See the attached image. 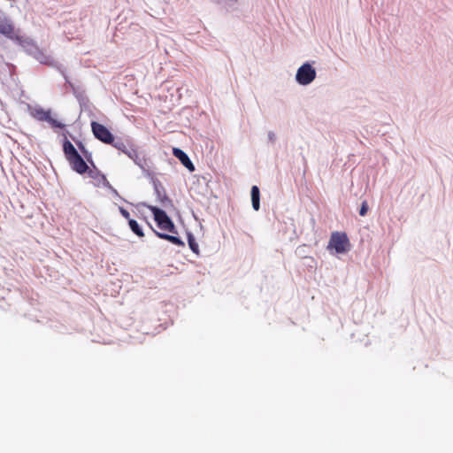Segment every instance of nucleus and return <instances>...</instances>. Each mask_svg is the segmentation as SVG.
<instances>
[{
	"label": "nucleus",
	"mask_w": 453,
	"mask_h": 453,
	"mask_svg": "<svg viewBox=\"0 0 453 453\" xmlns=\"http://www.w3.org/2000/svg\"><path fill=\"white\" fill-rule=\"evenodd\" d=\"M153 231H154L155 234L161 239L167 240L170 242H172L177 246L183 247L185 245L184 242L177 236L171 235L168 234L160 233L156 230H153Z\"/></svg>",
	"instance_id": "f8f14e48"
},
{
	"label": "nucleus",
	"mask_w": 453,
	"mask_h": 453,
	"mask_svg": "<svg viewBox=\"0 0 453 453\" xmlns=\"http://www.w3.org/2000/svg\"><path fill=\"white\" fill-rule=\"evenodd\" d=\"M155 194L159 201L163 203L166 201H169L167 196L165 195V188L162 184L158 180L153 181Z\"/></svg>",
	"instance_id": "9b49d317"
},
{
	"label": "nucleus",
	"mask_w": 453,
	"mask_h": 453,
	"mask_svg": "<svg viewBox=\"0 0 453 453\" xmlns=\"http://www.w3.org/2000/svg\"><path fill=\"white\" fill-rule=\"evenodd\" d=\"M119 212L120 214L127 219H130V213L126 210L124 209L123 207H119Z\"/></svg>",
	"instance_id": "6ab92c4d"
},
{
	"label": "nucleus",
	"mask_w": 453,
	"mask_h": 453,
	"mask_svg": "<svg viewBox=\"0 0 453 453\" xmlns=\"http://www.w3.org/2000/svg\"><path fill=\"white\" fill-rule=\"evenodd\" d=\"M327 249L334 250L338 254L348 252L350 250V243L347 234L342 232L333 233L329 239Z\"/></svg>",
	"instance_id": "f03ea898"
},
{
	"label": "nucleus",
	"mask_w": 453,
	"mask_h": 453,
	"mask_svg": "<svg viewBox=\"0 0 453 453\" xmlns=\"http://www.w3.org/2000/svg\"><path fill=\"white\" fill-rule=\"evenodd\" d=\"M67 161L71 165L73 170L78 173L82 174L86 173L88 168V165L80 154L75 155L74 157L69 158Z\"/></svg>",
	"instance_id": "1a4fd4ad"
},
{
	"label": "nucleus",
	"mask_w": 453,
	"mask_h": 453,
	"mask_svg": "<svg viewBox=\"0 0 453 453\" xmlns=\"http://www.w3.org/2000/svg\"><path fill=\"white\" fill-rule=\"evenodd\" d=\"M114 148L122 151L127 155V151H128L129 147L121 140L114 141L113 143H111Z\"/></svg>",
	"instance_id": "dca6fc26"
},
{
	"label": "nucleus",
	"mask_w": 453,
	"mask_h": 453,
	"mask_svg": "<svg viewBox=\"0 0 453 453\" xmlns=\"http://www.w3.org/2000/svg\"><path fill=\"white\" fill-rule=\"evenodd\" d=\"M30 115L39 121L48 122L52 127L64 128L65 124L51 117L50 110H44L39 105L30 106Z\"/></svg>",
	"instance_id": "20e7f679"
},
{
	"label": "nucleus",
	"mask_w": 453,
	"mask_h": 453,
	"mask_svg": "<svg viewBox=\"0 0 453 453\" xmlns=\"http://www.w3.org/2000/svg\"><path fill=\"white\" fill-rule=\"evenodd\" d=\"M316 78V70L311 64L305 63L302 65L296 72V81L298 84L306 86L311 84Z\"/></svg>",
	"instance_id": "423d86ee"
},
{
	"label": "nucleus",
	"mask_w": 453,
	"mask_h": 453,
	"mask_svg": "<svg viewBox=\"0 0 453 453\" xmlns=\"http://www.w3.org/2000/svg\"><path fill=\"white\" fill-rule=\"evenodd\" d=\"M368 203L366 201H364L361 204V207H360V210H359V214L360 216H365L367 211H368Z\"/></svg>",
	"instance_id": "a211bd4d"
},
{
	"label": "nucleus",
	"mask_w": 453,
	"mask_h": 453,
	"mask_svg": "<svg viewBox=\"0 0 453 453\" xmlns=\"http://www.w3.org/2000/svg\"><path fill=\"white\" fill-rule=\"evenodd\" d=\"M268 139L271 142H274V140H275V134L273 132L270 131L268 133Z\"/></svg>",
	"instance_id": "aec40b11"
},
{
	"label": "nucleus",
	"mask_w": 453,
	"mask_h": 453,
	"mask_svg": "<svg viewBox=\"0 0 453 453\" xmlns=\"http://www.w3.org/2000/svg\"><path fill=\"white\" fill-rule=\"evenodd\" d=\"M251 202L252 207L255 211H258L260 208V193L259 188L257 186L251 188Z\"/></svg>",
	"instance_id": "4468645a"
},
{
	"label": "nucleus",
	"mask_w": 453,
	"mask_h": 453,
	"mask_svg": "<svg viewBox=\"0 0 453 453\" xmlns=\"http://www.w3.org/2000/svg\"><path fill=\"white\" fill-rule=\"evenodd\" d=\"M105 186H106V187H108V188H110V189H111V190L115 194V195H118L117 190H116V189H114V188L110 185V183H109V182H107V183L105 184Z\"/></svg>",
	"instance_id": "412c9836"
},
{
	"label": "nucleus",
	"mask_w": 453,
	"mask_h": 453,
	"mask_svg": "<svg viewBox=\"0 0 453 453\" xmlns=\"http://www.w3.org/2000/svg\"><path fill=\"white\" fill-rule=\"evenodd\" d=\"M188 245H189V248L191 249V250L197 254L198 253V245L196 242V240H195L193 234L190 233L188 234Z\"/></svg>",
	"instance_id": "f3484780"
},
{
	"label": "nucleus",
	"mask_w": 453,
	"mask_h": 453,
	"mask_svg": "<svg viewBox=\"0 0 453 453\" xmlns=\"http://www.w3.org/2000/svg\"><path fill=\"white\" fill-rule=\"evenodd\" d=\"M128 225L131 228V230L139 237L144 236V234L142 232V229L139 226L136 220L134 219H129Z\"/></svg>",
	"instance_id": "2eb2a0df"
},
{
	"label": "nucleus",
	"mask_w": 453,
	"mask_h": 453,
	"mask_svg": "<svg viewBox=\"0 0 453 453\" xmlns=\"http://www.w3.org/2000/svg\"><path fill=\"white\" fill-rule=\"evenodd\" d=\"M127 156L142 169L145 175H151L150 161L143 153L138 151L136 148L130 146L128 151H127Z\"/></svg>",
	"instance_id": "39448f33"
},
{
	"label": "nucleus",
	"mask_w": 453,
	"mask_h": 453,
	"mask_svg": "<svg viewBox=\"0 0 453 453\" xmlns=\"http://www.w3.org/2000/svg\"><path fill=\"white\" fill-rule=\"evenodd\" d=\"M148 208L154 215L155 221L159 228L176 234V228L172 219L167 216L166 212L156 206L149 205Z\"/></svg>",
	"instance_id": "7ed1b4c3"
},
{
	"label": "nucleus",
	"mask_w": 453,
	"mask_h": 453,
	"mask_svg": "<svg viewBox=\"0 0 453 453\" xmlns=\"http://www.w3.org/2000/svg\"><path fill=\"white\" fill-rule=\"evenodd\" d=\"M63 150L67 160L74 157L75 155L79 154L77 150L72 144V142L66 139L64 141L63 143Z\"/></svg>",
	"instance_id": "ddd939ff"
},
{
	"label": "nucleus",
	"mask_w": 453,
	"mask_h": 453,
	"mask_svg": "<svg viewBox=\"0 0 453 453\" xmlns=\"http://www.w3.org/2000/svg\"><path fill=\"white\" fill-rule=\"evenodd\" d=\"M85 157H86V159H87V161H89V158H88V157H87L86 155H85Z\"/></svg>",
	"instance_id": "b1692460"
},
{
	"label": "nucleus",
	"mask_w": 453,
	"mask_h": 453,
	"mask_svg": "<svg viewBox=\"0 0 453 453\" xmlns=\"http://www.w3.org/2000/svg\"><path fill=\"white\" fill-rule=\"evenodd\" d=\"M85 157H86V159H87V161H89V158H88V157H87L86 155H85Z\"/></svg>",
	"instance_id": "5701e85b"
},
{
	"label": "nucleus",
	"mask_w": 453,
	"mask_h": 453,
	"mask_svg": "<svg viewBox=\"0 0 453 453\" xmlns=\"http://www.w3.org/2000/svg\"><path fill=\"white\" fill-rule=\"evenodd\" d=\"M30 56L36 59L40 64L46 65L50 67L58 69L64 75L62 65L58 60H56L50 54H48L46 50L40 49L32 42H30Z\"/></svg>",
	"instance_id": "f257e3e1"
},
{
	"label": "nucleus",
	"mask_w": 453,
	"mask_h": 453,
	"mask_svg": "<svg viewBox=\"0 0 453 453\" xmlns=\"http://www.w3.org/2000/svg\"><path fill=\"white\" fill-rule=\"evenodd\" d=\"M78 146H79V149L81 150V152L85 154L86 153V150H85V147L83 146V144L81 142H80L78 144Z\"/></svg>",
	"instance_id": "4be33fe9"
},
{
	"label": "nucleus",
	"mask_w": 453,
	"mask_h": 453,
	"mask_svg": "<svg viewBox=\"0 0 453 453\" xmlns=\"http://www.w3.org/2000/svg\"><path fill=\"white\" fill-rule=\"evenodd\" d=\"M91 128L96 139L106 144L113 143L114 136L104 125L93 121L91 123Z\"/></svg>",
	"instance_id": "6e6552de"
},
{
	"label": "nucleus",
	"mask_w": 453,
	"mask_h": 453,
	"mask_svg": "<svg viewBox=\"0 0 453 453\" xmlns=\"http://www.w3.org/2000/svg\"><path fill=\"white\" fill-rule=\"evenodd\" d=\"M173 154L174 157H176L181 164L188 168L190 172H193L195 170V166L191 160L189 159L188 156L180 149L179 148H173Z\"/></svg>",
	"instance_id": "9d476101"
},
{
	"label": "nucleus",
	"mask_w": 453,
	"mask_h": 453,
	"mask_svg": "<svg viewBox=\"0 0 453 453\" xmlns=\"http://www.w3.org/2000/svg\"><path fill=\"white\" fill-rule=\"evenodd\" d=\"M0 35L12 39L19 41V36L14 29L12 20L0 10Z\"/></svg>",
	"instance_id": "0eeeda50"
}]
</instances>
